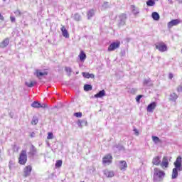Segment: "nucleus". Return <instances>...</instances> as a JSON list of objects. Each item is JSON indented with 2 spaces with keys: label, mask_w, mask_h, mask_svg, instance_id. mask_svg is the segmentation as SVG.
Instances as JSON below:
<instances>
[{
  "label": "nucleus",
  "mask_w": 182,
  "mask_h": 182,
  "mask_svg": "<svg viewBox=\"0 0 182 182\" xmlns=\"http://www.w3.org/2000/svg\"><path fill=\"white\" fill-rule=\"evenodd\" d=\"M175 168L172 170V180H174L178 177V171H182V158L178 156L176 161L173 163Z\"/></svg>",
  "instance_id": "1"
},
{
  "label": "nucleus",
  "mask_w": 182,
  "mask_h": 182,
  "mask_svg": "<svg viewBox=\"0 0 182 182\" xmlns=\"http://www.w3.org/2000/svg\"><path fill=\"white\" fill-rule=\"evenodd\" d=\"M165 176H166V173H164V171H161L159 168H155L154 169L153 180L154 182L163 181Z\"/></svg>",
  "instance_id": "2"
},
{
  "label": "nucleus",
  "mask_w": 182,
  "mask_h": 182,
  "mask_svg": "<svg viewBox=\"0 0 182 182\" xmlns=\"http://www.w3.org/2000/svg\"><path fill=\"white\" fill-rule=\"evenodd\" d=\"M127 20V15L126 14H121L118 16V26H124L126 25V21Z\"/></svg>",
  "instance_id": "3"
},
{
  "label": "nucleus",
  "mask_w": 182,
  "mask_h": 182,
  "mask_svg": "<svg viewBox=\"0 0 182 182\" xmlns=\"http://www.w3.org/2000/svg\"><path fill=\"white\" fill-rule=\"evenodd\" d=\"M26 161H28V155L26 154V151L23 150L20 154V156L18 158L19 164L23 165L26 164Z\"/></svg>",
  "instance_id": "4"
},
{
  "label": "nucleus",
  "mask_w": 182,
  "mask_h": 182,
  "mask_svg": "<svg viewBox=\"0 0 182 182\" xmlns=\"http://www.w3.org/2000/svg\"><path fill=\"white\" fill-rule=\"evenodd\" d=\"M119 48H120V41L113 42L108 47V52H113V50H116Z\"/></svg>",
  "instance_id": "5"
},
{
  "label": "nucleus",
  "mask_w": 182,
  "mask_h": 182,
  "mask_svg": "<svg viewBox=\"0 0 182 182\" xmlns=\"http://www.w3.org/2000/svg\"><path fill=\"white\" fill-rule=\"evenodd\" d=\"M156 48L159 52H166L167 50V46L164 43H159L156 46Z\"/></svg>",
  "instance_id": "6"
},
{
  "label": "nucleus",
  "mask_w": 182,
  "mask_h": 182,
  "mask_svg": "<svg viewBox=\"0 0 182 182\" xmlns=\"http://www.w3.org/2000/svg\"><path fill=\"white\" fill-rule=\"evenodd\" d=\"M112 160H113V157L112 155L108 154L106 155L103 159H102V163L103 164H110L112 163Z\"/></svg>",
  "instance_id": "7"
},
{
  "label": "nucleus",
  "mask_w": 182,
  "mask_h": 182,
  "mask_svg": "<svg viewBox=\"0 0 182 182\" xmlns=\"http://www.w3.org/2000/svg\"><path fill=\"white\" fill-rule=\"evenodd\" d=\"M181 21L180 19H174L168 23V28H173V26H177Z\"/></svg>",
  "instance_id": "8"
},
{
  "label": "nucleus",
  "mask_w": 182,
  "mask_h": 182,
  "mask_svg": "<svg viewBox=\"0 0 182 182\" xmlns=\"http://www.w3.org/2000/svg\"><path fill=\"white\" fill-rule=\"evenodd\" d=\"M156 106H157V103H156L154 102L149 104L148 105V107H146L147 112H149V113H153V112L154 111V109H156Z\"/></svg>",
  "instance_id": "9"
},
{
  "label": "nucleus",
  "mask_w": 182,
  "mask_h": 182,
  "mask_svg": "<svg viewBox=\"0 0 182 182\" xmlns=\"http://www.w3.org/2000/svg\"><path fill=\"white\" fill-rule=\"evenodd\" d=\"M24 177H28V176H31V173L32 172V166H27L24 168Z\"/></svg>",
  "instance_id": "10"
},
{
  "label": "nucleus",
  "mask_w": 182,
  "mask_h": 182,
  "mask_svg": "<svg viewBox=\"0 0 182 182\" xmlns=\"http://www.w3.org/2000/svg\"><path fill=\"white\" fill-rule=\"evenodd\" d=\"M119 168L122 171H126V168H127V163L125 161H120Z\"/></svg>",
  "instance_id": "11"
},
{
  "label": "nucleus",
  "mask_w": 182,
  "mask_h": 182,
  "mask_svg": "<svg viewBox=\"0 0 182 182\" xmlns=\"http://www.w3.org/2000/svg\"><path fill=\"white\" fill-rule=\"evenodd\" d=\"M131 10L134 15H139L140 14V9L134 5L131 6Z\"/></svg>",
  "instance_id": "12"
},
{
  "label": "nucleus",
  "mask_w": 182,
  "mask_h": 182,
  "mask_svg": "<svg viewBox=\"0 0 182 182\" xmlns=\"http://www.w3.org/2000/svg\"><path fill=\"white\" fill-rule=\"evenodd\" d=\"M177 99H178V95L176 94V92H172L169 95V101L170 102H176Z\"/></svg>",
  "instance_id": "13"
},
{
  "label": "nucleus",
  "mask_w": 182,
  "mask_h": 182,
  "mask_svg": "<svg viewBox=\"0 0 182 182\" xmlns=\"http://www.w3.org/2000/svg\"><path fill=\"white\" fill-rule=\"evenodd\" d=\"M61 28L60 31L63 33V36H64V38H69V33L68 32V30L66 29V28L65 27V26H61Z\"/></svg>",
  "instance_id": "14"
},
{
  "label": "nucleus",
  "mask_w": 182,
  "mask_h": 182,
  "mask_svg": "<svg viewBox=\"0 0 182 182\" xmlns=\"http://www.w3.org/2000/svg\"><path fill=\"white\" fill-rule=\"evenodd\" d=\"M9 45V38H5L1 43L0 48H6Z\"/></svg>",
  "instance_id": "15"
},
{
  "label": "nucleus",
  "mask_w": 182,
  "mask_h": 182,
  "mask_svg": "<svg viewBox=\"0 0 182 182\" xmlns=\"http://www.w3.org/2000/svg\"><path fill=\"white\" fill-rule=\"evenodd\" d=\"M36 153H37L36 148L35 147V146L31 145V147H30V151L28 152V154L30 156H35V154H36Z\"/></svg>",
  "instance_id": "16"
},
{
  "label": "nucleus",
  "mask_w": 182,
  "mask_h": 182,
  "mask_svg": "<svg viewBox=\"0 0 182 182\" xmlns=\"http://www.w3.org/2000/svg\"><path fill=\"white\" fill-rule=\"evenodd\" d=\"M104 174L105 176H106V177L108 178L114 177V172H113L112 171L105 170L104 171Z\"/></svg>",
  "instance_id": "17"
},
{
  "label": "nucleus",
  "mask_w": 182,
  "mask_h": 182,
  "mask_svg": "<svg viewBox=\"0 0 182 182\" xmlns=\"http://www.w3.org/2000/svg\"><path fill=\"white\" fill-rule=\"evenodd\" d=\"M72 18H73V19H74V21H76V22H79V21H82V16H80V14H79V13L75 14L72 16Z\"/></svg>",
  "instance_id": "18"
},
{
  "label": "nucleus",
  "mask_w": 182,
  "mask_h": 182,
  "mask_svg": "<svg viewBox=\"0 0 182 182\" xmlns=\"http://www.w3.org/2000/svg\"><path fill=\"white\" fill-rule=\"evenodd\" d=\"M104 96H106V91H105V90H102L100 91L98 93H97L96 95H95V97H97V98H101V97H103Z\"/></svg>",
  "instance_id": "19"
},
{
  "label": "nucleus",
  "mask_w": 182,
  "mask_h": 182,
  "mask_svg": "<svg viewBox=\"0 0 182 182\" xmlns=\"http://www.w3.org/2000/svg\"><path fill=\"white\" fill-rule=\"evenodd\" d=\"M161 167H168V160L167 159V157L164 156L163 158L161 164Z\"/></svg>",
  "instance_id": "20"
},
{
  "label": "nucleus",
  "mask_w": 182,
  "mask_h": 182,
  "mask_svg": "<svg viewBox=\"0 0 182 182\" xmlns=\"http://www.w3.org/2000/svg\"><path fill=\"white\" fill-rule=\"evenodd\" d=\"M87 19H92L95 16V10L93 9H90L87 13Z\"/></svg>",
  "instance_id": "21"
},
{
  "label": "nucleus",
  "mask_w": 182,
  "mask_h": 182,
  "mask_svg": "<svg viewBox=\"0 0 182 182\" xmlns=\"http://www.w3.org/2000/svg\"><path fill=\"white\" fill-rule=\"evenodd\" d=\"M161 161H160V156H156L155 158L153 159L152 164H154L155 166H159Z\"/></svg>",
  "instance_id": "22"
},
{
  "label": "nucleus",
  "mask_w": 182,
  "mask_h": 182,
  "mask_svg": "<svg viewBox=\"0 0 182 182\" xmlns=\"http://www.w3.org/2000/svg\"><path fill=\"white\" fill-rule=\"evenodd\" d=\"M152 18L154 21H159L160 20V15L157 12H153L152 13Z\"/></svg>",
  "instance_id": "23"
},
{
  "label": "nucleus",
  "mask_w": 182,
  "mask_h": 182,
  "mask_svg": "<svg viewBox=\"0 0 182 182\" xmlns=\"http://www.w3.org/2000/svg\"><path fill=\"white\" fill-rule=\"evenodd\" d=\"M48 72L44 71V72H40L39 70L36 71V76L37 77H41V76H47Z\"/></svg>",
  "instance_id": "24"
},
{
  "label": "nucleus",
  "mask_w": 182,
  "mask_h": 182,
  "mask_svg": "<svg viewBox=\"0 0 182 182\" xmlns=\"http://www.w3.org/2000/svg\"><path fill=\"white\" fill-rule=\"evenodd\" d=\"M34 85H36V81H28L26 82V86H28V87H33Z\"/></svg>",
  "instance_id": "25"
},
{
  "label": "nucleus",
  "mask_w": 182,
  "mask_h": 182,
  "mask_svg": "<svg viewBox=\"0 0 182 182\" xmlns=\"http://www.w3.org/2000/svg\"><path fill=\"white\" fill-rule=\"evenodd\" d=\"M31 107H34L35 109H39L41 108V103L38 102V101H34L31 104Z\"/></svg>",
  "instance_id": "26"
},
{
  "label": "nucleus",
  "mask_w": 182,
  "mask_h": 182,
  "mask_svg": "<svg viewBox=\"0 0 182 182\" xmlns=\"http://www.w3.org/2000/svg\"><path fill=\"white\" fill-rule=\"evenodd\" d=\"M78 56L80 58V60H85L86 59V53H85L83 51H80V53Z\"/></svg>",
  "instance_id": "27"
},
{
  "label": "nucleus",
  "mask_w": 182,
  "mask_h": 182,
  "mask_svg": "<svg viewBox=\"0 0 182 182\" xmlns=\"http://www.w3.org/2000/svg\"><path fill=\"white\" fill-rule=\"evenodd\" d=\"M92 87L90 85L86 84L84 85V90L85 92H90V90H92Z\"/></svg>",
  "instance_id": "28"
},
{
  "label": "nucleus",
  "mask_w": 182,
  "mask_h": 182,
  "mask_svg": "<svg viewBox=\"0 0 182 182\" xmlns=\"http://www.w3.org/2000/svg\"><path fill=\"white\" fill-rule=\"evenodd\" d=\"M147 6H154L156 5V2L153 0H149L146 1Z\"/></svg>",
  "instance_id": "29"
},
{
  "label": "nucleus",
  "mask_w": 182,
  "mask_h": 182,
  "mask_svg": "<svg viewBox=\"0 0 182 182\" xmlns=\"http://www.w3.org/2000/svg\"><path fill=\"white\" fill-rule=\"evenodd\" d=\"M152 140L153 141L157 144V143H160V138H159V136H152Z\"/></svg>",
  "instance_id": "30"
},
{
  "label": "nucleus",
  "mask_w": 182,
  "mask_h": 182,
  "mask_svg": "<svg viewBox=\"0 0 182 182\" xmlns=\"http://www.w3.org/2000/svg\"><path fill=\"white\" fill-rule=\"evenodd\" d=\"M65 70L68 73V76H70L72 73V68L70 67H65Z\"/></svg>",
  "instance_id": "31"
},
{
  "label": "nucleus",
  "mask_w": 182,
  "mask_h": 182,
  "mask_svg": "<svg viewBox=\"0 0 182 182\" xmlns=\"http://www.w3.org/2000/svg\"><path fill=\"white\" fill-rule=\"evenodd\" d=\"M38 118L33 117L31 121V124H33L34 126H36V124H38Z\"/></svg>",
  "instance_id": "32"
},
{
  "label": "nucleus",
  "mask_w": 182,
  "mask_h": 182,
  "mask_svg": "<svg viewBox=\"0 0 182 182\" xmlns=\"http://www.w3.org/2000/svg\"><path fill=\"white\" fill-rule=\"evenodd\" d=\"M144 85H147L148 86H151V80H150V79L144 80Z\"/></svg>",
  "instance_id": "33"
},
{
  "label": "nucleus",
  "mask_w": 182,
  "mask_h": 182,
  "mask_svg": "<svg viewBox=\"0 0 182 182\" xmlns=\"http://www.w3.org/2000/svg\"><path fill=\"white\" fill-rule=\"evenodd\" d=\"M62 163H63L62 160L57 161L55 163V167H58V168L62 167Z\"/></svg>",
  "instance_id": "34"
},
{
  "label": "nucleus",
  "mask_w": 182,
  "mask_h": 182,
  "mask_svg": "<svg viewBox=\"0 0 182 182\" xmlns=\"http://www.w3.org/2000/svg\"><path fill=\"white\" fill-rule=\"evenodd\" d=\"M47 139H48V140H52V139H53V133L48 132Z\"/></svg>",
  "instance_id": "35"
},
{
  "label": "nucleus",
  "mask_w": 182,
  "mask_h": 182,
  "mask_svg": "<svg viewBox=\"0 0 182 182\" xmlns=\"http://www.w3.org/2000/svg\"><path fill=\"white\" fill-rule=\"evenodd\" d=\"M82 75L83 77H85L86 79H90V73H82Z\"/></svg>",
  "instance_id": "36"
},
{
  "label": "nucleus",
  "mask_w": 182,
  "mask_h": 182,
  "mask_svg": "<svg viewBox=\"0 0 182 182\" xmlns=\"http://www.w3.org/2000/svg\"><path fill=\"white\" fill-rule=\"evenodd\" d=\"M14 14L16 16H21V15H22V12H21V10H16L14 11Z\"/></svg>",
  "instance_id": "37"
},
{
  "label": "nucleus",
  "mask_w": 182,
  "mask_h": 182,
  "mask_svg": "<svg viewBox=\"0 0 182 182\" xmlns=\"http://www.w3.org/2000/svg\"><path fill=\"white\" fill-rule=\"evenodd\" d=\"M74 116H75V117H82V112H76L74 114Z\"/></svg>",
  "instance_id": "38"
},
{
  "label": "nucleus",
  "mask_w": 182,
  "mask_h": 182,
  "mask_svg": "<svg viewBox=\"0 0 182 182\" xmlns=\"http://www.w3.org/2000/svg\"><path fill=\"white\" fill-rule=\"evenodd\" d=\"M141 97H143V95H138L136 97V102H140V99H141Z\"/></svg>",
  "instance_id": "39"
},
{
  "label": "nucleus",
  "mask_w": 182,
  "mask_h": 182,
  "mask_svg": "<svg viewBox=\"0 0 182 182\" xmlns=\"http://www.w3.org/2000/svg\"><path fill=\"white\" fill-rule=\"evenodd\" d=\"M40 107H41V108H43V109H45V108H46V107H48V105H46V104H41V106H40Z\"/></svg>",
  "instance_id": "40"
},
{
  "label": "nucleus",
  "mask_w": 182,
  "mask_h": 182,
  "mask_svg": "<svg viewBox=\"0 0 182 182\" xmlns=\"http://www.w3.org/2000/svg\"><path fill=\"white\" fill-rule=\"evenodd\" d=\"M177 92H182V86H181V85H179V86L177 87Z\"/></svg>",
  "instance_id": "41"
},
{
  "label": "nucleus",
  "mask_w": 182,
  "mask_h": 182,
  "mask_svg": "<svg viewBox=\"0 0 182 182\" xmlns=\"http://www.w3.org/2000/svg\"><path fill=\"white\" fill-rule=\"evenodd\" d=\"M10 20H11V21L12 23H14V22H15L16 18H15V17H14V16H11V17H10Z\"/></svg>",
  "instance_id": "42"
},
{
  "label": "nucleus",
  "mask_w": 182,
  "mask_h": 182,
  "mask_svg": "<svg viewBox=\"0 0 182 182\" xmlns=\"http://www.w3.org/2000/svg\"><path fill=\"white\" fill-rule=\"evenodd\" d=\"M77 126H78L79 127H82V121L78 120V122H77Z\"/></svg>",
  "instance_id": "43"
},
{
  "label": "nucleus",
  "mask_w": 182,
  "mask_h": 182,
  "mask_svg": "<svg viewBox=\"0 0 182 182\" xmlns=\"http://www.w3.org/2000/svg\"><path fill=\"white\" fill-rule=\"evenodd\" d=\"M134 132H135L136 136H139V131L136 129H134Z\"/></svg>",
  "instance_id": "44"
},
{
  "label": "nucleus",
  "mask_w": 182,
  "mask_h": 182,
  "mask_svg": "<svg viewBox=\"0 0 182 182\" xmlns=\"http://www.w3.org/2000/svg\"><path fill=\"white\" fill-rule=\"evenodd\" d=\"M95 79V74H90V79Z\"/></svg>",
  "instance_id": "45"
},
{
  "label": "nucleus",
  "mask_w": 182,
  "mask_h": 182,
  "mask_svg": "<svg viewBox=\"0 0 182 182\" xmlns=\"http://www.w3.org/2000/svg\"><path fill=\"white\" fill-rule=\"evenodd\" d=\"M0 21H4V16L1 14H0Z\"/></svg>",
  "instance_id": "46"
},
{
  "label": "nucleus",
  "mask_w": 182,
  "mask_h": 182,
  "mask_svg": "<svg viewBox=\"0 0 182 182\" xmlns=\"http://www.w3.org/2000/svg\"><path fill=\"white\" fill-rule=\"evenodd\" d=\"M117 149H118V150H123L124 149L123 146H117Z\"/></svg>",
  "instance_id": "47"
},
{
  "label": "nucleus",
  "mask_w": 182,
  "mask_h": 182,
  "mask_svg": "<svg viewBox=\"0 0 182 182\" xmlns=\"http://www.w3.org/2000/svg\"><path fill=\"white\" fill-rule=\"evenodd\" d=\"M169 79H173V74L170 73L168 75Z\"/></svg>",
  "instance_id": "48"
},
{
  "label": "nucleus",
  "mask_w": 182,
  "mask_h": 182,
  "mask_svg": "<svg viewBox=\"0 0 182 182\" xmlns=\"http://www.w3.org/2000/svg\"><path fill=\"white\" fill-rule=\"evenodd\" d=\"M31 137H35V132H32L31 134Z\"/></svg>",
  "instance_id": "49"
},
{
  "label": "nucleus",
  "mask_w": 182,
  "mask_h": 182,
  "mask_svg": "<svg viewBox=\"0 0 182 182\" xmlns=\"http://www.w3.org/2000/svg\"><path fill=\"white\" fill-rule=\"evenodd\" d=\"M168 2H169V4H173V0H168Z\"/></svg>",
  "instance_id": "50"
},
{
  "label": "nucleus",
  "mask_w": 182,
  "mask_h": 182,
  "mask_svg": "<svg viewBox=\"0 0 182 182\" xmlns=\"http://www.w3.org/2000/svg\"><path fill=\"white\" fill-rule=\"evenodd\" d=\"M178 2H181L182 4V0H177Z\"/></svg>",
  "instance_id": "51"
},
{
  "label": "nucleus",
  "mask_w": 182,
  "mask_h": 182,
  "mask_svg": "<svg viewBox=\"0 0 182 182\" xmlns=\"http://www.w3.org/2000/svg\"><path fill=\"white\" fill-rule=\"evenodd\" d=\"M4 2H5V1H6V0H3Z\"/></svg>",
  "instance_id": "52"
},
{
  "label": "nucleus",
  "mask_w": 182,
  "mask_h": 182,
  "mask_svg": "<svg viewBox=\"0 0 182 182\" xmlns=\"http://www.w3.org/2000/svg\"><path fill=\"white\" fill-rule=\"evenodd\" d=\"M0 153H1V150H0Z\"/></svg>",
  "instance_id": "53"
}]
</instances>
